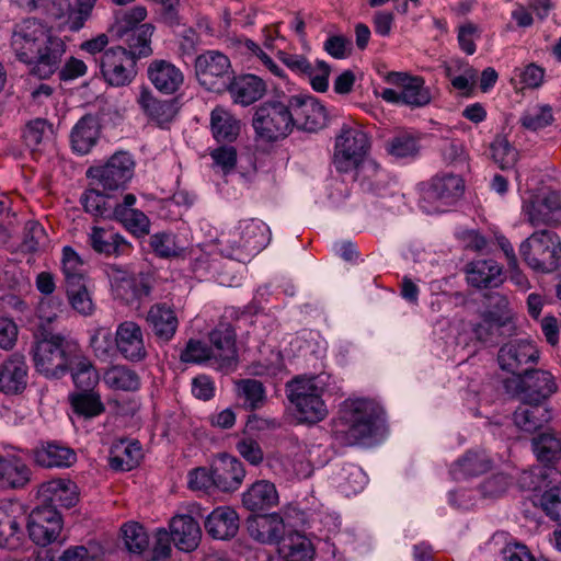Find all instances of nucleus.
Returning a JSON list of instances; mask_svg holds the SVG:
<instances>
[{"label": "nucleus", "instance_id": "obj_1", "mask_svg": "<svg viewBox=\"0 0 561 561\" xmlns=\"http://www.w3.org/2000/svg\"><path fill=\"white\" fill-rule=\"evenodd\" d=\"M11 47L18 60L28 65L31 72L41 79H48L58 71L67 50L65 41L54 28L37 19L15 24Z\"/></svg>", "mask_w": 561, "mask_h": 561}, {"label": "nucleus", "instance_id": "obj_2", "mask_svg": "<svg viewBox=\"0 0 561 561\" xmlns=\"http://www.w3.org/2000/svg\"><path fill=\"white\" fill-rule=\"evenodd\" d=\"M380 414V407L373 400L346 399L332 422V436L341 446L363 444L374 435Z\"/></svg>", "mask_w": 561, "mask_h": 561}, {"label": "nucleus", "instance_id": "obj_3", "mask_svg": "<svg viewBox=\"0 0 561 561\" xmlns=\"http://www.w3.org/2000/svg\"><path fill=\"white\" fill-rule=\"evenodd\" d=\"M271 241V229L262 220L251 218L239 221L238 226L220 241L226 248L221 252L233 260L243 262L261 252Z\"/></svg>", "mask_w": 561, "mask_h": 561}, {"label": "nucleus", "instance_id": "obj_4", "mask_svg": "<svg viewBox=\"0 0 561 561\" xmlns=\"http://www.w3.org/2000/svg\"><path fill=\"white\" fill-rule=\"evenodd\" d=\"M78 345L59 334H48L37 340L32 347L36 370L47 377L62 376L77 353Z\"/></svg>", "mask_w": 561, "mask_h": 561}, {"label": "nucleus", "instance_id": "obj_5", "mask_svg": "<svg viewBox=\"0 0 561 561\" xmlns=\"http://www.w3.org/2000/svg\"><path fill=\"white\" fill-rule=\"evenodd\" d=\"M324 375L296 377L288 383V399L295 405L299 419L306 423H317L328 415L322 400Z\"/></svg>", "mask_w": 561, "mask_h": 561}, {"label": "nucleus", "instance_id": "obj_6", "mask_svg": "<svg viewBox=\"0 0 561 561\" xmlns=\"http://www.w3.org/2000/svg\"><path fill=\"white\" fill-rule=\"evenodd\" d=\"M288 95L277 96L263 102L253 116V128L259 137L266 141L286 138L293 131Z\"/></svg>", "mask_w": 561, "mask_h": 561}, {"label": "nucleus", "instance_id": "obj_7", "mask_svg": "<svg viewBox=\"0 0 561 561\" xmlns=\"http://www.w3.org/2000/svg\"><path fill=\"white\" fill-rule=\"evenodd\" d=\"M519 253L531 270L551 273L561 264V241L553 231L541 229L520 243Z\"/></svg>", "mask_w": 561, "mask_h": 561}, {"label": "nucleus", "instance_id": "obj_8", "mask_svg": "<svg viewBox=\"0 0 561 561\" xmlns=\"http://www.w3.org/2000/svg\"><path fill=\"white\" fill-rule=\"evenodd\" d=\"M370 149V138L359 126L343 125L335 137L333 165L340 173L356 170Z\"/></svg>", "mask_w": 561, "mask_h": 561}, {"label": "nucleus", "instance_id": "obj_9", "mask_svg": "<svg viewBox=\"0 0 561 561\" xmlns=\"http://www.w3.org/2000/svg\"><path fill=\"white\" fill-rule=\"evenodd\" d=\"M463 191L465 183L459 175L439 174L422 188L420 205L428 214L444 213L461 198Z\"/></svg>", "mask_w": 561, "mask_h": 561}, {"label": "nucleus", "instance_id": "obj_10", "mask_svg": "<svg viewBox=\"0 0 561 561\" xmlns=\"http://www.w3.org/2000/svg\"><path fill=\"white\" fill-rule=\"evenodd\" d=\"M99 0H44L38 9L55 20H62L60 28L72 33L81 31L92 19Z\"/></svg>", "mask_w": 561, "mask_h": 561}, {"label": "nucleus", "instance_id": "obj_11", "mask_svg": "<svg viewBox=\"0 0 561 561\" xmlns=\"http://www.w3.org/2000/svg\"><path fill=\"white\" fill-rule=\"evenodd\" d=\"M135 162L128 152L114 153L105 164L92 167L87 175L104 192L124 190L134 175Z\"/></svg>", "mask_w": 561, "mask_h": 561}, {"label": "nucleus", "instance_id": "obj_12", "mask_svg": "<svg viewBox=\"0 0 561 561\" xmlns=\"http://www.w3.org/2000/svg\"><path fill=\"white\" fill-rule=\"evenodd\" d=\"M195 75L198 82L208 91L226 90L230 80L231 62L227 55L219 50H206L195 59Z\"/></svg>", "mask_w": 561, "mask_h": 561}, {"label": "nucleus", "instance_id": "obj_13", "mask_svg": "<svg viewBox=\"0 0 561 561\" xmlns=\"http://www.w3.org/2000/svg\"><path fill=\"white\" fill-rule=\"evenodd\" d=\"M115 347L126 362L141 363L149 355L150 340L138 322L124 320L115 330Z\"/></svg>", "mask_w": 561, "mask_h": 561}, {"label": "nucleus", "instance_id": "obj_14", "mask_svg": "<svg viewBox=\"0 0 561 561\" xmlns=\"http://www.w3.org/2000/svg\"><path fill=\"white\" fill-rule=\"evenodd\" d=\"M136 61L122 46L111 47L100 58V70L105 82L112 87H125L136 77Z\"/></svg>", "mask_w": 561, "mask_h": 561}, {"label": "nucleus", "instance_id": "obj_15", "mask_svg": "<svg viewBox=\"0 0 561 561\" xmlns=\"http://www.w3.org/2000/svg\"><path fill=\"white\" fill-rule=\"evenodd\" d=\"M556 377L545 369H525L517 383L520 399L526 402H546L558 392Z\"/></svg>", "mask_w": 561, "mask_h": 561}, {"label": "nucleus", "instance_id": "obj_16", "mask_svg": "<svg viewBox=\"0 0 561 561\" xmlns=\"http://www.w3.org/2000/svg\"><path fill=\"white\" fill-rule=\"evenodd\" d=\"M61 529V515L53 507L39 505L28 516V536L38 546L46 547L56 541Z\"/></svg>", "mask_w": 561, "mask_h": 561}, {"label": "nucleus", "instance_id": "obj_17", "mask_svg": "<svg viewBox=\"0 0 561 561\" xmlns=\"http://www.w3.org/2000/svg\"><path fill=\"white\" fill-rule=\"evenodd\" d=\"M288 99L293 129L317 131L325 125L327 111L317 99L309 95H290Z\"/></svg>", "mask_w": 561, "mask_h": 561}, {"label": "nucleus", "instance_id": "obj_18", "mask_svg": "<svg viewBox=\"0 0 561 561\" xmlns=\"http://www.w3.org/2000/svg\"><path fill=\"white\" fill-rule=\"evenodd\" d=\"M490 300L495 310L485 311L481 320L472 328L476 339L481 342H491L501 335L502 329L511 320L508 299L505 296L493 294L490 296Z\"/></svg>", "mask_w": 561, "mask_h": 561}, {"label": "nucleus", "instance_id": "obj_19", "mask_svg": "<svg viewBox=\"0 0 561 561\" xmlns=\"http://www.w3.org/2000/svg\"><path fill=\"white\" fill-rule=\"evenodd\" d=\"M539 359V351L536 345L527 340H515L504 344L497 355L501 369L518 375L525 371L528 364H536Z\"/></svg>", "mask_w": 561, "mask_h": 561}, {"label": "nucleus", "instance_id": "obj_20", "mask_svg": "<svg viewBox=\"0 0 561 561\" xmlns=\"http://www.w3.org/2000/svg\"><path fill=\"white\" fill-rule=\"evenodd\" d=\"M531 450L536 459L546 467L551 482H561V472L554 465L561 460V433L546 431L531 439Z\"/></svg>", "mask_w": 561, "mask_h": 561}, {"label": "nucleus", "instance_id": "obj_21", "mask_svg": "<svg viewBox=\"0 0 561 561\" xmlns=\"http://www.w3.org/2000/svg\"><path fill=\"white\" fill-rule=\"evenodd\" d=\"M42 506L57 510V506L70 508L79 501V491L75 482L68 479H55L43 483L38 489Z\"/></svg>", "mask_w": 561, "mask_h": 561}, {"label": "nucleus", "instance_id": "obj_22", "mask_svg": "<svg viewBox=\"0 0 561 561\" xmlns=\"http://www.w3.org/2000/svg\"><path fill=\"white\" fill-rule=\"evenodd\" d=\"M513 423L526 434H535L542 430L552 420V409L548 404L538 402L522 403L513 413Z\"/></svg>", "mask_w": 561, "mask_h": 561}, {"label": "nucleus", "instance_id": "obj_23", "mask_svg": "<svg viewBox=\"0 0 561 561\" xmlns=\"http://www.w3.org/2000/svg\"><path fill=\"white\" fill-rule=\"evenodd\" d=\"M24 516L20 504L0 502V547L15 549L20 545Z\"/></svg>", "mask_w": 561, "mask_h": 561}, {"label": "nucleus", "instance_id": "obj_24", "mask_svg": "<svg viewBox=\"0 0 561 561\" xmlns=\"http://www.w3.org/2000/svg\"><path fill=\"white\" fill-rule=\"evenodd\" d=\"M215 486L222 492L237 491L245 477L242 462L228 454H220L213 463Z\"/></svg>", "mask_w": 561, "mask_h": 561}, {"label": "nucleus", "instance_id": "obj_25", "mask_svg": "<svg viewBox=\"0 0 561 561\" xmlns=\"http://www.w3.org/2000/svg\"><path fill=\"white\" fill-rule=\"evenodd\" d=\"M145 320L157 340L163 343L174 337L179 327L176 313L167 302H156L150 306Z\"/></svg>", "mask_w": 561, "mask_h": 561}, {"label": "nucleus", "instance_id": "obj_26", "mask_svg": "<svg viewBox=\"0 0 561 561\" xmlns=\"http://www.w3.org/2000/svg\"><path fill=\"white\" fill-rule=\"evenodd\" d=\"M278 57L291 71L307 75L316 91L324 92L328 89L330 66L325 61L318 60L316 66H312L304 56L282 50L278 51Z\"/></svg>", "mask_w": 561, "mask_h": 561}, {"label": "nucleus", "instance_id": "obj_27", "mask_svg": "<svg viewBox=\"0 0 561 561\" xmlns=\"http://www.w3.org/2000/svg\"><path fill=\"white\" fill-rule=\"evenodd\" d=\"M209 342L218 367H229L237 360L236 331L230 323L220 322L211 330Z\"/></svg>", "mask_w": 561, "mask_h": 561}, {"label": "nucleus", "instance_id": "obj_28", "mask_svg": "<svg viewBox=\"0 0 561 561\" xmlns=\"http://www.w3.org/2000/svg\"><path fill=\"white\" fill-rule=\"evenodd\" d=\"M388 81L401 88L402 104L412 107H423L430 104L432 95L425 81L419 76H408L403 72H391Z\"/></svg>", "mask_w": 561, "mask_h": 561}, {"label": "nucleus", "instance_id": "obj_29", "mask_svg": "<svg viewBox=\"0 0 561 561\" xmlns=\"http://www.w3.org/2000/svg\"><path fill=\"white\" fill-rule=\"evenodd\" d=\"M226 90L234 104L249 106L263 98L266 84L255 75H242L229 80Z\"/></svg>", "mask_w": 561, "mask_h": 561}, {"label": "nucleus", "instance_id": "obj_30", "mask_svg": "<svg viewBox=\"0 0 561 561\" xmlns=\"http://www.w3.org/2000/svg\"><path fill=\"white\" fill-rule=\"evenodd\" d=\"M147 72L150 82L163 94L175 93L184 82L181 69L168 60H152Z\"/></svg>", "mask_w": 561, "mask_h": 561}, {"label": "nucleus", "instance_id": "obj_31", "mask_svg": "<svg viewBox=\"0 0 561 561\" xmlns=\"http://www.w3.org/2000/svg\"><path fill=\"white\" fill-rule=\"evenodd\" d=\"M142 112L160 127L170 124L179 112L176 100H159L149 89H142L137 99Z\"/></svg>", "mask_w": 561, "mask_h": 561}, {"label": "nucleus", "instance_id": "obj_32", "mask_svg": "<svg viewBox=\"0 0 561 561\" xmlns=\"http://www.w3.org/2000/svg\"><path fill=\"white\" fill-rule=\"evenodd\" d=\"M32 454L35 463L43 468H67L77 460L73 449L57 442L41 443Z\"/></svg>", "mask_w": 561, "mask_h": 561}, {"label": "nucleus", "instance_id": "obj_33", "mask_svg": "<svg viewBox=\"0 0 561 561\" xmlns=\"http://www.w3.org/2000/svg\"><path fill=\"white\" fill-rule=\"evenodd\" d=\"M26 383L27 365L24 357L13 354L0 367V390L5 394H18Z\"/></svg>", "mask_w": 561, "mask_h": 561}, {"label": "nucleus", "instance_id": "obj_34", "mask_svg": "<svg viewBox=\"0 0 561 561\" xmlns=\"http://www.w3.org/2000/svg\"><path fill=\"white\" fill-rule=\"evenodd\" d=\"M207 534L218 540H227L236 536L239 529V516L229 506L215 508L205 520Z\"/></svg>", "mask_w": 561, "mask_h": 561}, {"label": "nucleus", "instance_id": "obj_35", "mask_svg": "<svg viewBox=\"0 0 561 561\" xmlns=\"http://www.w3.org/2000/svg\"><path fill=\"white\" fill-rule=\"evenodd\" d=\"M172 541L182 551L190 552L197 548L202 531L198 523L190 515H176L170 522Z\"/></svg>", "mask_w": 561, "mask_h": 561}, {"label": "nucleus", "instance_id": "obj_36", "mask_svg": "<svg viewBox=\"0 0 561 561\" xmlns=\"http://www.w3.org/2000/svg\"><path fill=\"white\" fill-rule=\"evenodd\" d=\"M249 535L262 543L277 542L284 535V522L279 514L257 515L247 520Z\"/></svg>", "mask_w": 561, "mask_h": 561}, {"label": "nucleus", "instance_id": "obj_37", "mask_svg": "<svg viewBox=\"0 0 561 561\" xmlns=\"http://www.w3.org/2000/svg\"><path fill=\"white\" fill-rule=\"evenodd\" d=\"M101 134L99 119L91 115L82 116L70 133L71 148L79 154H87L96 145Z\"/></svg>", "mask_w": 561, "mask_h": 561}, {"label": "nucleus", "instance_id": "obj_38", "mask_svg": "<svg viewBox=\"0 0 561 561\" xmlns=\"http://www.w3.org/2000/svg\"><path fill=\"white\" fill-rule=\"evenodd\" d=\"M89 244L91 248L105 255H123L130 249V243L119 233L98 226L92 227L89 233Z\"/></svg>", "mask_w": 561, "mask_h": 561}, {"label": "nucleus", "instance_id": "obj_39", "mask_svg": "<svg viewBox=\"0 0 561 561\" xmlns=\"http://www.w3.org/2000/svg\"><path fill=\"white\" fill-rule=\"evenodd\" d=\"M492 467V461L484 450H468L450 467L454 480H463L485 473Z\"/></svg>", "mask_w": 561, "mask_h": 561}, {"label": "nucleus", "instance_id": "obj_40", "mask_svg": "<svg viewBox=\"0 0 561 561\" xmlns=\"http://www.w3.org/2000/svg\"><path fill=\"white\" fill-rule=\"evenodd\" d=\"M243 506L251 512L268 510L278 504V493L274 483L267 480L254 482L242 494Z\"/></svg>", "mask_w": 561, "mask_h": 561}, {"label": "nucleus", "instance_id": "obj_41", "mask_svg": "<svg viewBox=\"0 0 561 561\" xmlns=\"http://www.w3.org/2000/svg\"><path fill=\"white\" fill-rule=\"evenodd\" d=\"M368 479L360 467L354 463H344L331 476L332 484L345 496H351L360 492Z\"/></svg>", "mask_w": 561, "mask_h": 561}, {"label": "nucleus", "instance_id": "obj_42", "mask_svg": "<svg viewBox=\"0 0 561 561\" xmlns=\"http://www.w3.org/2000/svg\"><path fill=\"white\" fill-rule=\"evenodd\" d=\"M502 267L492 259L477 260L467 267V280L477 288L497 286L502 279Z\"/></svg>", "mask_w": 561, "mask_h": 561}, {"label": "nucleus", "instance_id": "obj_43", "mask_svg": "<svg viewBox=\"0 0 561 561\" xmlns=\"http://www.w3.org/2000/svg\"><path fill=\"white\" fill-rule=\"evenodd\" d=\"M31 479V470L14 455L0 456V484L4 488H24Z\"/></svg>", "mask_w": 561, "mask_h": 561}, {"label": "nucleus", "instance_id": "obj_44", "mask_svg": "<svg viewBox=\"0 0 561 561\" xmlns=\"http://www.w3.org/2000/svg\"><path fill=\"white\" fill-rule=\"evenodd\" d=\"M210 130L217 142H232L240 133V121L221 106L210 113Z\"/></svg>", "mask_w": 561, "mask_h": 561}, {"label": "nucleus", "instance_id": "obj_45", "mask_svg": "<svg viewBox=\"0 0 561 561\" xmlns=\"http://www.w3.org/2000/svg\"><path fill=\"white\" fill-rule=\"evenodd\" d=\"M105 273L116 297L127 302L139 297L137 280L128 271L119 265L108 264Z\"/></svg>", "mask_w": 561, "mask_h": 561}, {"label": "nucleus", "instance_id": "obj_46", "mask_svg": "<svg viewBox=\"0 0 561 561\" xmlns=\"http://www.w3.org/2000/svg\"><path fill=\"white\" fill-rule=\"evenodd\" d=\"M104 383L112 390L137 391L140 388V377L125 365H113L103 374Z\"/></svg>", "mask_w": 561, "mask_h": 561}, {"label": "nucleus", "instance_id": "obj_47", "mask_svg": "<svg viewBox=\"0 0 561 561\" xmlns=\"http://www.w3.org/2000/svg\"><path fill=\"white\" fill-rule=\"evenodd\" d=\"M146 16L147 9L144 5H136L126 11H117L115 13V21L110 27V32L117 38H125V36L139 27V24Z\"/></svg>", "mask_w": 561, "mask_h": 561}, {"label": "nucleus", "instance_id": "obj_48", "mask_svg": "<svg viewBox=\"0 0 561 561\" xmlns=\"http://www.w3.org/2000/svg\"><path fill=\"white\" fill-rule=\"evenodd\" d=\"M69 368L76 387L82 391H91L99 381V374L87 357H78L75 354Z\"/></svg>", "mask_w": 561, "mask_h": 561}, {"label": "nucleus", "instance_id": "obj_49", "mask_svg": "<svg viewBox=\"0 0 561 561\" xmlns=\"http://www.w3.org/2000/svg\"><path fill=\"white\" fill-rule=\"evenodd\" d=\"M53 125L44 118L30 121L23 130L24 142L33 151L41 150L53 139Z\"/></svg>", "mask_w": 561, "mask_h": 561}, {"label": "nucleus", "instance_id": "obj_50", "mask_svg": "<svg viewBox=\"0 0 561 561\" xmlns=\"http://www.w3.org/2000/svg\"><path fill=\"white\" fill-rule=\"evenodd\" d=\"M554 121L552 107L548 104H530L519 117L520 125L528 130L537 131L550 126Z\"/></svg>", "mask_w": 561, "mask_h": 561}, {"label": "nucleus", "instance_id": "obj_51", "mask_svg": "<svg viewBox=\"0 0 561 561\" xmlns=\"http://www.w3.org/2000/svg\"><path fill=\"white\" fill-rule=\"evenodd\" d=\"M153 32L154 26L150 23H145L125 36V42L128 46L127 53L133 55L135 59L150 56L152 54L150 44Z\"/></svg>", "mask_w": 561, "mask_h": 561}, {"label": "nucleus", "instance_id": "obj_52", "mask_svg": "<svg viewBox=\"0 0 561 561\" xmlns=\"http://www.w3.org/2000/svg\"><path fill=\"white\" fill-rule=\"evenodd\" d=\"M237 393L243 400L247 410L255 411L261 409L266 401V393L263 383L256 379H241L236 383Z\"/></svg>", "mask_w": 561, "mask_h": 561}, {"label": "nucleus", "instance_id": "obj_53", "mask_svg": "<svg viewBox=\"0 0 561 561\" xmlns=\"http://www.w3.org/2000/svg\"><path fill=\"white\" fill-rule=\"evenodd\" d=\"M280 551L285 561H311L314 553L311 541L299 534L288 536Z\"/></svg>", "mask_w": 561, "mask_h": 561}, {"label": "nucleus", "instance_id": "obj_54", "mask_svg": "<svg viewBox=\"0 0 561 561\" xmlns=\"http://www.w3.org/2000/svg\"><path fill=\"white\" fill-rule=\"evenodd\" d=\"M61 271L66 286L85 282L84 263L71 247L62 249Z\"/></svg>", "mask_w": 561, "mask_h": 561}, {"label": "nucleus", "instance_id": "obj_55", "mask_svg": "<svg viewBox=\"0 0 561 561\" xmlns=\"http://www.w3.org/2000/svg\"><path fill=\"white\" fill-rule=\"evenodd\" d=\"M73 411L78 415L91 419L104 412V404L99 393L91 391H82L70 397Z\"/></svg>", "mask_w": 561, "mask_h": 561}, {"label": "nucleus", "instance_id": "obj_56", "mask_svg": "<svg viewBox=\"0 0 561 561\" xmlns=\"http://www.w3.org/2000/svg\"><path fill=\"white\" fill-rule=\"evenodd\" d=\"M387 151L396 159H413L420 151L419 140L410 133H400L387 142Z\"/></svg>", "mask_w": 561, "mask_h": 561}, {"label": "nucleus", "instance_id": "obj_57", "mask_svg": "<svg viewBox=\"0 0 561 561\" xmlns=\"http://www.w3.org/2000/svg\"><path fill=\"white\" fill-rule=\"evenodd\" d=\"M317 449H320V446H298L297 451L285 462L287 470L297 478H308L312 473L313 461L307 455L311 456Z\"/></svg>", "mask_w": 561, "mask_h": 561}, {"label": "nucleus", "instance_id": "obj_58", "mask_svg": "<svg viewBox=\"0 0 561 561\" xmlns=\"http://www.w3.org/2000/svg\"><path fill=\"white\" fill-rule=\"evenodd\" d=\"M522 218L528 222L531 227L549 226L553 221L548 215V210L539 199V195H531L529 198H525L522 205Z\"/></svg>", "mask_w": 561, "mask_h": 561}, {"label": "nucleus", "instance_id": "obj_59", "mask_svg": "<svg viewBox=\"0 0 561 561\" xmlns=\"http://www.w3.org/2000/svg\"><path fill=\"white\" fill-rule=\"evenodd\" d=\"M66 293L70 306L81 316H91L95 310V305L85 286V282L66 286Z\"/></svg>", "mask_w": 561, "mask_h": 561}, {"label": "nucleus", "instance_id": "obj_60", "mask_svg": "<svg viewBox=\"0 0 561 561\" xmlns=\"http://www.w3.org/2000/svg\"><path fill=\"white\" fill-rule=\"evenodd\" d=\"M80 202L84 210L94 217H112V204L108 197L102 194L99 190H87L82 194Z\"/></svg>", "mask_w": 561, "mask_h": 561}, {"label": "nucleus", "instance_id": "obj_61", "mask_svg": "<svg viewBox=\"0 0 561 561\" xmlns=\"http://www.w3.org/2000/svg\"><path fill=\"white\" fill-rule=\"evenodd\" d=\"M90 345L93 350L95 357L101 360H108L116 352L115 336H112L107 328L99 327L94 329L91 337Z\"/></svg>", "mask_w": 561, "mask_h": 561}, {"label": "nucleus", "instance_id": "obj_62", "mask_svg": "<svg viewBox=\"0 0 561 561\" xmlns=\"http://www.w3.org/2000/svg\"><path fill=\"white\" fill-rule=\"evenodd\" d=\"M126 548L131 553L141 554L149 547V537L146 529L138 523H127L122 527Z\"/></svg>", "mask_w": 561, "mask_h": 561}, {"label": "nucleus", "instance_id": "obj_63", "mask_svg": "<svg viewBox=\"0 0 561 561\" xmlns=\"http://www.w3.org/2000/svg\"><path fill=\"white\" fill-rule=\"evenodd\" d=\"M491 156L501 169L513 167L518 158L517 150L503 136H496L490 146Z\"/></svg>", "mask_w": 561, "mask_h": 561}, {"label": "nucleus", "instance_id": "obj_64", "mask_svg": "<svg viewBox=\"0 0 561 561\" xmlns=\"http://www.w3.org/2000/svg\"><path fill=\"white\" fill-rule=\"evenodd\" d=\"M213 169L222 175L231 174L237 165V150L233 146H219L209 151Z\"/></svg>", "mask_w": 561, "mask_h": 561}]
</instances>
